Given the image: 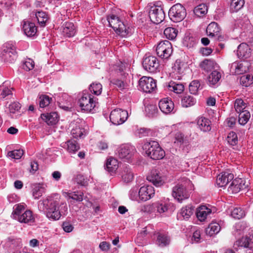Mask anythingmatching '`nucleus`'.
Wrapping results in <instances>:
<instances>
[{"instance_id": "obj_42", "label": "nucleus", "mask_w": 253, "mask_h": 253, "mask_svg": "<svg viewBox=\"0 0 253 253\" xmlns=\"http://www.w3.org/2000/svg\"><path fill=\"white\" fill-rule=\"evenodd\" d=\"M208 12V7L205 4H200L195 7L194 9V13L198 17H202Z\"/></svg>"}, {"instance_id": "obj_23", "label": "nucleus", "mask_w": 253, "mask_h": 253, "mask_svg": "<svg viewBox=\"0 0 253 253\" xmlns=\"http://www.w3.org/2000/svg\"><path fill=\"white\" fill-rule=\"evenodd\" d=\"M71 128V134L74 138L81 137L84 133L85 130L82 127V125L78 122H73L70 125Z\"/></svg>"}, {"instance_id": "obj_15", "label": "nucleus", "mask_w": 253, "mask_h": 253, "mask_svg": "<svg viewBox=\"0 0 253 253\" xmlns=\"http://www.w3.org/2000/svg\"><path fill=\"white\" fill-rule=\"evenodd\" d=\"M250 63L247 61L235 62L231 66V71L235 75L244 74L249 70Z\"/></svg>"}, {"instance_id": "obj_61", "label": "nucleus", "mask_w": 253, "mask_h": 253, "mask_svg": "<svg viewBox=\"0 0 253 253\" xmlns=\"http://www.w3.org/2000/svg\"><path fill=\"white\" fill-rule=\"evenodd\" d=\"M157 108L155 106L153 105H147L145 108V111L146 115L149 117H153L157 113Z\"/></svg>"}, {"instance_id": "obj_60", "label": "nucleus", "mask_w": 253, "mask_h": 253, "mask_svg": "<svg viewBox=\"0 0 253 253\" xmlns=\"http://www.w3.org/2000/svg\"><path fill=\"white\" fill-rule=\"evenodd\" d=\"M184 68V63L179 60H176L174 66L173 67V70L174 72L181 74L183 73Z\"/></svg>"}, {"instance_id": "obj_11", "label": "nucleus", "mask_w": 253, "mask_h": 253, "mask_svg": "<svg viewBox=\"0 0 253 253\" xmlns=\"http://www.w3.org/2000/svg\"><path fill=\"white\" fill-rule=\"evenodd\" d=\"M140 89L146 93H151L156 90L157 84L155 80L152 78L143 76L139 82Z\"/></svg>"}, {"instance_id": "obj_7", "label": "nucleus", "mask_w": 253, "mask_h": 253, "mask_svg": "<svg viewBox=\"0 0 253 253\" xmlns=\"http://www.w3.org/2000/svg\"><path fill=\"white\" fill-rule=\"evenodd\" d=\"M157 54L162 59H168L172 53V47L170 42L164 40L159 42L156 48Z\"/></svg>"}, {"instance_id": "obj_10", "label": "nucleus", "mask_w": 253, "mask_h": 253, "mask_svg": "<svg viewBox=\"0 0 253 253\" xmlns=\"http://www.w3.org/2000/svg\"><path fill=\"white\" fill-rule=\"evenodd\" d=\"M128 118V113L126 110L121 109H115L110 113V119L114 125H119L123 124Z\"/></svg>"}, {"instance_id": "obj_9", "label": "nucleus", "mask_w": 253, "mask_h": 253, "mask_svg": "<svg viewBox=\"0 0 253 253\" xmlns=\"http://www.w3.org/2000/svg\"><path fill=\"white\" fill-rule=\"evenodd\" d=\"M149 16L153 23L159 24L164 20L165 14L161 6L154 5L150 6Z\"/></svg>"}, {"instance_id": "obj_45", "label": "nucleus", "mask_w": 253, "mask_h": 253, "mask_svg": "<svg viewBox=\"0 0 253 253\" xmlns=\"http://www.w3.org/2000/svg\"><path fill=\"white\" fill-rule=\"evenodd\" d=\"M244 4V0H232L230 4V10L232 12H237L243 7Z\"/></svg>"}, {"instance_id": "obj_49", "label": "nucleus", "mask_w": 253, "mask_h": 253, "mask_svg": "<svg viewBox=\"0 0 253 253\" xmlns=\"http://www.w3.org/2000/svg\"><path fill=\"white\" fill-rule=\"evenodd\" d=\"M198 39L194 37L187 36L184 38V44L188 47H192L196 45Z\"/></svg>"}, {"instance_id": "obj_1", "label": "nucleus", "mask_w": 253, "mask_h": 253, "mask_svg": "<svg viewBox=\"0 0 253 253\" xmlns=\"http://www.w3.org/2000/svg\"><path fill=\"white\" fill-rule=\"evenodd\" d=\"M39 209L44 211L46 216L51 220H58L68 213L66 202H59L57 198L48 196L39 202Z\"/></svg>"}, {"instance_id": "obj_33", "label": "nucleus", "mask_w": 253, "mask_h": 253, "mask_svg": "<svg viewBox=\"0 0 253 253\" xmlns=\"http://www.w3.org/2000/svg\"><path fill=\"white\" fill-rule=\"evenodd\" d=\"M123 180L126 183L131 182L134 177V174L131 169L128 167H125L122 171Z\"/></svg>"}, {"instance_id": "obj_44", "label": "nucleus", "mask_w": 253, "mask_h": 253, "mask_svg": "<svg viewBox=\"0 0 253 253\" xmlns=\"http://www.w3.org/2000/svg\"><path fill=\"white\" fill-rule=\"evenodd\" d=\"M246 107L247 104L242 99L238 98L236 99L234 103V108L237 113L239 114L244 110H247L246 109Z\"/></svg>"}, {"instance_id": "obj_28", "label": "nucleus", "mask_w": 253, "mask_h": 253, "mask_svg": "<svg viewBox=\"0 0 253 253\" xmlns=\"http://www.w3.org/2000/svg\"><path fill=\"white\" fill-rule=\"evenodd\" d=\"M221 74L217 69L213 70L207 78L208 84L210 86L216 84L220 80Z\"/></svg>"}, {"instance_id": "obj_25", "label": "nucleus", "mask_w": 253, "mask_h": 253, "mask_svg": "<svg viewBox=\"0 0 253 253\" xmlns=\"http://www.w3.org/2000/svg\"><path fill=\"white\" fill-rule=\"evenodd\" d=\"M197 124L200 130L207 132L211 129V121L207 118L200 117L197 120Z\"/></svg>"}, {"instance_id": "obj_53", "label": "nucleus", "mask_w": 253, "mask_h": 253, "mask_svg": "<svg viewBox=\"0 0 253 253\" xmlns=\"http://www.w3.org/2000/svg\"><path fill=\"white\" fill-rule=\"evenodd\" d=\"M25 210L24 206L21 204H17L13 207V211L12 212L13 217L16 219V217L22 214L23 211Z\"/></svg>"}, {"instance_id": "obj_19", "label": "nucleus", "mask_w": 253, "mask_h": 253, "mask_svg": "<svg viewBox=\"0 0 253 253\" xmlns=\"http://www.w3.org/2000/svg\"><path fill=\"white\" fill-rule=\"evenodd\" d=\"M234 178L233 174L229 172L224 171L218 175L216 183L218 187H222L226 186Z\"/></svg>"}, {"instance_id": "obj_18", "label": "nucleus", "mask_w": 253, "mask_h": 253, "mask_svg": "<svg viewBox=\"0 0 253 253\" xmlns=\"http://www.w3.org/2000/svg\"><path fill=\"white\" fill-rule=\"evenodd\" d=\"M159 107L164 114H169L173 110L174 105L171 99L165 98L160 100Z\"/></svg>"}, {"instance_id": "obj_2", "label": "nucleus", "mask_w": 253, "mask_h": 253, "mask_svg": "<svg viewBox=\"0 0 253 253\" xmlns=\"http://www.w3.org/2000/svg\"><path fill=\"white\" fill-rule=\"evenodd\" d=\"M143 149L146 154L153 160H160L165 155V151L155 141L147 142L143 145Z\"/></svg>"}, {"instance_id": "obj_56", "label": "nucleus", "mask_w": 253, "mask_h": 253, "mask_svg": "<svg viewBox=\"0 0 253 253\" xmlns=\"http://www.w3.org/2000/svg\"><path fill=\"white\" fill-rule=\"evenodd\" d=\"M241 83L245 86H248L253 83V78L250 75L243 76L240 79Z\"/></svg>"}, {"instance_id": "obj_55", "label": "nucleus", "mask_w": 253, "mask_h": 253, "mask_svg": "<svg viewBox=\"0 0 253 253\" xmlns=\"http://www.w3.org/2000/svg\"><path fill=\"white\" fill-rule=\"evenodd\" d=\"M24 154L22 150H14L13 151H9L7 153V156L14 159H20Z\"/></svg>"}, {"instance_id": "obj_13", "label": "nucleus", "mask_w": 253, "mask_h": 253, "mask_svg": "<svg viewBox=\"0 0 253 253\" xmlns=\"http://www.w3.org/2000/svg\"><path fill=\"white\" fill-rule=\"evenodd\" d=\"M143 68L150 72H155L159 66V62L155 56H149L143 59Z\"/></svg>"}, {"instance_id": "obj_62", "label": "nucleus", "mask_w": 253, "mask_h": 253, "mask_svg": "<svg viewBox=\"0 0 253 253\" xmlns=\"http://www.w3.org/2000/svg\"><path fill=\"white\" fill-rule=\"evenodd\" d=\"M237 244L239 246L245 248H249L250 249H252V248L250 246L249 239L247 237H242L237 242Z\"/></svg>"}, {"instance_id": "obj_46", "label": "nucleus", "mask_w": 253, "mask_h": 253, "mask_svg": "<svg viewBox=\"0 0 253 253\" xmlns=\"http://www.w3.org/2000/svg\"><path fill=\"white\" fill-rule=\"evenodd\" d=\"M178 31L172 27H168L165 29L164 33L167 38L169 40L174 39L177 35Z\"/></svg>"}, {"instance_id": "obj_32", "label": "nucleus", "mask_w": 253, "mask_h": 253, "mask_svg": "<svg viewBox=\"0 0 253 253\" xmlns=\"http://www.w3.org/2000/svg\"><path fill=\"white\" fill-rule=\"evenodd\" d=\"M118 168V162L115 158L110 157L107 160L105 169L110 172H115Z\"/></svg>"}, {"instance_id": "obj_35", "label": "nucleus", "mask_w": 253, "mask_h": 253, "mask_svg": "<svg viewBox=\"0 0 253 253\" xmlns=\"http://www.w3.org/2000/svg\"><path fill=\"white\" fill-rule=\"evenodd\" d=\"M194 208L190 205L185 206L182 208L178 214V218H181L180 216L183 217L184 219H188L193 214Z\"/></svg>"}, {"instance_id": "obj_57", "label": "nucleus", "mask_w": 253, "mask_h": 253, "mask_svg": "<svg viewBox=\"0 0 253 253\" xmlns=\"http://www.w3.org/2000/svg\"><path fill=\"white\" fill-rule=\"evenodd\" d=\"M3 59L6 62L11 63L16 60L17 58V52L16 49L11 50L10 52L6 53L5 56H3Z\"/></svg>"}, {"instance_id": "obj_47", "label": "nucleus", "mask_w": 253, "mask_h": 253, "mask_svg": "<svg viewBox=\"0 0 253 253\" xmlns=\"http://www.w3.org/2000/svg\"><path fill=\"white\" fill-rule=\"evenodd\" d=\"M67 151L70 153H75L80 149L79 145L75 140H69L66 143Z\"/></svg>"}, {"instance_id": "obj_17", "label": "nucleus", "mask_w": 253, "mask_h": 253, "mask_svg": "<svg viewBox=\"0 0 253 253\" xmlns=\"http://www.w3.org/2000/svg\"><path fill=\"white\" fill-rule=\"evenodd\" d=\"M62 194L70 205H74L75 202H80L83 200L84 193L81 191L63 192Z\"/></svg>"}, {"instance_id": "obj_22", "label": "nucleus", "mask_w": 253, "mask_h": 253, "mask_svg": "<svg viewBox=\"0 0 253 253\" xmlns=\"http://www.w3.org/2000/svg\"><path fill=\"white\" fill-rule=\"evenodd\" d=\"M251 48L248 44L244 42L241 43L237 50V55L240 59L249 58L251 55Z\"/></svg>"}, {"instance_id": "obj_30", "label": "nucleus", "mask_w": 253, "mask_h": 253, "mask_svg": "<svg viewBox=\"0 0 253 253\" xmlns=\"http://www.w3.org/2000/svg\"><path fill=\"white\" fill-rule=\"evenodd\" d=\"M220 31V27L217 23L215 22H212L209 24L206 29L208 35L211 37L218 36Z\"/></svg>"}, {"instance_id": "obj_59", "label": "nucleus", "mask_w": 253, "mask_h": 253, "mask_svg": "<svg viewBox=\"0 0 253 253\" xmlns=\"http://www.w3.org/2000/svg\"><path fill=\"white\" fill-rule=\"evenodd\" d=\"M227 140L231 145H235L238 142L237 135L233 131L230 132L227 136Z\"/></svg>"}, {"instance_id": "obj_6", "label": "nucleus", "mask_w": 253, "mask_h": 253, "mask_svg": "<svg viewBox=\"0 0 253 253\" xmlns=\"http://www.w3.org/2000/svg\"><path fill=\"white\" fill-rule=\"evenodd\" d=\"M169 16L170 20L174 22L182 21L186 16L185 7L180 3L173 5L169 10Z\"/></svg>"}, {"instance_id": "obj_14", "label": "nucleus", "mask_w": 253, "mask_h": 253, "mask_svg": "<svg viewBox=\"0 0 253 253\" xmlns=\"http://www.w3.org/2000/svg\"><path fill=\"white\" fill-rule=\"evenodd\" d=\"M135 152L134 147L130 145H122L119 147L116 154L121 159H130Z\"/></svg>"}, {"instance_id": "obj_4", "label": "nucleus", "mask_w": 253, "mask_h": 253, "mask_svg": "<svg viewBox=\"0 0 253 253\" xmlns=\"http://www.w3.org/2000/svg\"><path fill=\"white\" fill-rule=\"evenodd\" d=\"M169 206L170 204L169 203L158 201L152 204L144 205L142 209V211L149 213H158L161 214L167 212Z\"/></svg>"}, {"instance_id": "obj_8", "label": "nucleus", "mask_w": 253, "mask_h": 253, "mask_svg": "<svg viewBox=\"0 0 253 253\" xmlns=\"http://www.w3.org/2000/svg\"><path fill=\"white\" fill-rule=\"evenodd\" d=\"M79 103L82 109L86 112H91L96 106L93 96L86 91L83 92Z\"/></svg>"}, {"instance_id": "obj_21", "label": "nucleus", "mask_w": 253, "mask_h": 253, "mask_svg": "<svg viewBox=\"0 0 253 253\" xmlns=\"http://www.w3.org/2000/svg\"><path fill=\"white\" fill-rule=\"evenodd\" d=\"M16 220L21 223L28 225L33 224L35 221L34 215L30 210H26L19 216H17Z\"/></svg>"}, {"instance_id": "obj_50", "label": "nucleus", "mask_w": 253, "mask_h": 253, "mask_svg": "<svg viewBox=\"0 0 253 253\" xmlns=\"http://www.w3.org/2000/svg\"><path fill=\"white\" fill-rule=\"evenodd\" d=\"M102 89V85L100 83H93L90 84L89 87L90 92L96 95L101 94Z\"/></svg>"}, {"instance_id": "obj_41", "label": "nucleus", "mask_w": 253, "mask_h": 253, "mask_svg": "<svg viewBox=\"0 0 253 253\" xmlns=\"http://www.w3.org/2000/svg\"><path fill=\"white\" fill-rule=\"evenodd\" d=\"M220 230V226L217 223H211L206 229V233L207 235L211 236L217 234Z\"/></svg>"}, {"instance_id": "obj_48", "label": "nucleus", "mask_w": 253, "mask_h": 253, "mask_svg": "<svg viewBox=\"0 0 253 253\" xmlns=\"http://www.w3.org/2000/svg\"><path fill=\"white\" fill-rule=\"evenodd\" d=\"M201 84L199 81L194 80L189 85V91L191 94H196L200 89Z\"/></svg>"}, {"instance_id": "obj_36", "label": "nucleus", "mask_w": 253, "mask_h": 253, "mask_svg": "<svg viewBox=\"0 0 253 253\" xmlns=\"http://www.w3.org/2000/svg\"><path fill=\"white\" fill-rule=\"evenodd\" d=\"M12 88L10 87L7 82H4L0 85V98H4L6 96L12 94Z\"/></svg>"}, {"instance_id": "obj_58", "label": "nucleus", "mask_w": 253, "mask_h": 253, "mask_svg": "<svg viewBox=\"0 0 253 253\" xmlns=\"http://www.w3.org/2000/svg\"><path fill=\"white\" fill-rule=\"evenodd\" d=\"M139 190L137 187H134L131 189L129 191V197L133 201H139Z\"/></svg>"}, {"instance_id": "obj_5", "label": "nucleus", "mask_w": 253, "mask_h": 253, "mask_svg": "<svg viewBox=\"0 0 253 253\" xmlns=\"http://www.w3.org/2000/svg\"><path fill=\"white\" fill-rule=\"evenodd\" d=\"M108 21L110 27L119 35L122 37L126 36L128 33V28L120 20V18L115 15L108 18Z\"/></svg>"}, {"instance_id": "obj_20", "label": "nucleus", "mask_w": 253, "mask_h": 253, "mask_svg": "<svg viewBox=\"0 0 253 253\" xmlns=\"http://www.w3.org/2000/svg\"><path fill=\"white\" fill-rule=\"evenodd\" d=\"M147 179L151 182L156 186H161L164 183V178L160 175L157 170H153L147 177Z\"/></svg>"}, {"instance_id": "obj_27", "label": "nucleus", "mask_w": 253, "mask_h": 253, "mask_svg": "<svg viewBox=\"0 0 253 253\" xmlns=\"http://www.w3.org/2000/svg\"><path fill=\"white\" fill-rule=\"evenodd\" d=\"M41 118L49 125H55L58 121V115L56 112L42 114Z\"/></svg>"}, {"instance_id": "obj_51", "label": "nucleus", "mask_w": 253, "mask_h": 253, "mask_svg": "<svg viewBox=\"0 0 253 253\" xmlns=\"http://www.w3.org/2000/svg\"><path fill=\"white\" fill-rule=\"evenodd\" d=\"M52 98L46 95H41L39 97V104L41 108H44L50 104Z\"/></svg>"}, {"instance_id": "obj_12", "label": "nucleus", "mask_w": 253, "mask_h": 253, "mask_svg": "<svg viewBox=\"0 0 253 253\" xmlns=\"http://www.w3.org/2000/svg\"><path fill=\"white\" fill-rule=\"evenodd\" d=\"M249 182L245 179L237 178L233 179L230 186L228 187V191L232 193H237L240 190L247 188L248 187Z\"/></svg>"}, {"instance_id": "obj_34", "label": "nucleus", "mask_w": 253, "mask_h": 253, "mask_svg": "<svg viewBox=\"0 0 253 253\" xmlns=\"http://www.w3.org/2000/svg\"><path fill=\"white\" fill-rule=\"evenodd\" d=\"M167 86L169 91H173L177 94L182 93L184 89V85L182 84H178L172 81L168 83Z\"/></svg>"}, {"instance_id": "obj_38", "label": "nucleus", "mask_w": 253, "mask_h": 253, "mask_svg": "<svg viewBox=\"0 0 253 253\" xmlns=\"http://www.w3.org/2000/svg\"><path fill=\"white\" fill-rule=\"evenodd\" d=\"M170 241V238L167 234L159 233L157 239V244L161 247H164L169 245Z\"/></svg>"}, {"instance_id": "obj_63", "label": "nucleus", "mask_w": 253, "mask_h": 253, "mask_svg": "<svg viewBox=\"0 0 253 253\" xmlns=\"http://www.w3.org/2000/svg\"><path fill=\"white\" fill-rule=\"evenodd\" d=\"M21 108V105L18 102H13L9 105V110L10 113L14 114L18 111Z\"/></svg>"}, {"instance_id": "obj_29", "label": "nucleus", "mask_w": 253, "mask_h": 253, "mask_svg": "<svg viewBox=\"0 0 253 253\" xmlns=\"http://www.w3.org/2000/svg\"><path fill=\"white\" fill-rule=\"evenodd\" d=\"M200 66L202 69L206 72L211 71V70L217 69L218 68L216 63L212 60L206 59L200 64Z\"/></svg>"}, {"instance_id": "obj_37", "label": "nucleus", "mask_w": 253, "mask_h": 253, "mask_svg": "<svg viewBox=\"0 0 253 253\" xmlns=\"http://www.w3.org/2000/svg\"><path fill=\"white\" fill-rule=\"evenodd\" d=\"M45 192V188L42 184H36L34 185L32 193L35 199H38Z\"/></svg>"}, {"instance_id": "obj_54", "label": "nucleus", "mask_w": 253, "mask_h": 253, "mask_svg": "<svg viewBox=\"0 0 253 253\" xmlns=\"http://www.w3.org/2000/svg\"><path fill=\"white\" fill-rule=\"evenodd\" d=\"M16 49V47L14 44L11 42H6L4 43L2 47V56H5V54L10 53L11 50Z\"/></svg>"}, {"instance_id": "obj_31", "label": "nucleus", "mask_w": 253, "mask_h": 253, "mask_svg": "<svg viewBox=\"0 0 253 253\" xmlns=\"http://www.w3.org/2000/svg\"><path fill=\"white\" fill-rule=\"evenodd\" d=\"M63 34L67 37L74 36L76 33L75 26L73 23L66 22L63 27Z\"/></svg>"}, {"instance_id": "obj_43", "label": "nucleus", "mask_w": 253, "mask_h": 253, "mask_svg": "<svg viewBox=\"0 0 253 253\" xmlns=\"http://www.w3.org/2000/svg\"><path fill=\"white\" fill-rule=\"evenodd\" d=\"M238 114L239 123L241 125L246 124L251 117L250 112L248 110H244Z\"/></svg>"}, {"instance_id": "obj_64", "label": "nucleus", "mask_w": 253, "mask_h": 253, "mask_svg": "<svg viewBox=\"0 0 253 253\" xmlns=\"http://www.w3.org/2000/svg\"><path fill=\"white\" fill-rule=\"evenodd\" d=\"M35 66V63L31 59H27L23 65V68L26 71H30L33 69Z\"/></svg>"}, {"instance_id": "obj_52", "label": "nucleus", "mask_w": 253, "mask_h": 253, "mask_svg": "<svg viewBox=\"0 0 253 253\" xmlns=\"http://www.w3.org/2000/svg\"><path fill=\"white\" fill-rule=\"evenodd\" d=\"M245 215V212L241 208H235L231 211V216L235 219H240Z\"/></svg>"}, {"instance_id": "obj_16", "label": "nucleus", "mask_w": 253, "mask_h": 253, "mask_svg": "<svg viewBox=\"0 0 253 253\" xmlns=\"http://www.w3.org/2000/svg\"><path fill=\"white\" fill-rule=\"evenodd\" d=\"M139 199L141 201H146L152 198L155 194V190L153 186L145 185L139 190Z\"/></svg>"}, {"instance_id": "obj_24", "label": "nucleus", "mask_w": 253, "mask_h": 253, "mask_svg": "<svg viewBox=\"0 0 253 253\" xmlns=\"http://www.w3.org/2000/svg\"><path fill=\"white\" fill-rule=\"evenodd\" d=\"M23 30L27 37H33L36 35L37 32L35 24L29 21L24 22Z\"/></svg>"}, {"instance_id": "obj_26", "label": "nucleus", "mask_w": 253, "mask_h": 253, "mask_svg": "<svg viewBox=\"0 0 253 253\" xmlns=\"http://www.w3.org/2000/svg\"><path fill=\"white\" fill-rule=\"evenodd\" d=\"M211 212V209L205 206H201L197 209L196 215L200 221H203Z\"/></svg>"}, {"instance_id": "obj_39", "label": "nucleus", "mask_w": 253, "mask_h": 253, "mask_svg": "<svg viewBox=\"0 0 253 253\" xmlns=\"http://www.w3.org/2000/svg\"><path fill=\"white\" fill-rule=\"evenodd\" d=\"M35 15L40 25L42 27H44L48 19V16L46 13L42 11H40L37 12Z\"/></svg>"}, {"instance_id": "obj_40", "label": "nucleus", "mask_w": 253, "mask_h": 253, "mask_svg": "<svg viewBox=\"0 0 253 253\" xmlns=\"http://www.w3.org/2000/svg\"><path fill=\"white\" fill-rule=\"evenodd\" d=\"M196 99L191 95L185 94L181 99V105L184 107H188L194 105Z\"/></svg>"}, {"instance_id": "obj_3", "label": "nucleus", "mask_w": 253, "mask_h": 253, "mask_svg": "<svg viewBox=\"0 0 253 253\" xmlns=\"http://www.w3.org/2000/svg\"><path fill=\"white\" fill-rule=\"evenodd\" d=\"M191 186L192 183L189 180H186L182 183H178L172 188V195L179 202L187 199L190 197V194L187 190V186Z\"/></svg>"}]
</instances>
